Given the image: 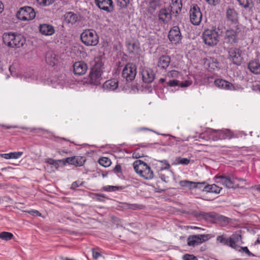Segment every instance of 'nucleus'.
I'll return each mask as SVG.
<instances>
[{
    "instance_id": "nucleus-5",
    "label": "nucleus",
    "mask_w": 260,
    "mask_h": 260,
    "mask_svg": "<svg viewBox=\"0 0 260 260\" xmlns=\"http://www.w3.org/2000/svg\"><path fill=\"white\" fill-rule=\"evenodd\" d=\"M205 43L209 46L216 45L219 41V34L215 29H206L203 34Z\"/></svg>"
},
{
    "instance_id": "nucleus-32",
    "label": "nucleus",
    "mask_w": 260,
    "mask_h": 260,
    "mask_svg": "<svg viewBox=\"0 0 260 260\" xmlns=\"http://www.w3.org/2000/svg\"><path fill=\"white\" fill-rule=\"evenodd\" d=\"M46 61L49 65L54 66L57 61L56 55L52 52H47L46 54Z\"/></svg>"
},
{
    "instance_id": "nucleus-10",
    "label": "nucleus",
    "mask_w": 260,
    "mask_h": 260,
    "mask_svg": "<svg viewBox=\"0 0 260 260\" xmlns=\"http://www.w3.org/2000/svg\"><path fill=\"white\" fill-rule=\"evenodd\" d=\"M189 14L191 23L194 25H199L202 19V14L198 5H193L191 7Z\"/></svg>"
},
{
    "instance_id": "nucleus-31",
    "label": "nucleus",
    "mask_w": 260,
    "mask_h": 260,
    "mask_svg": "<svg viewBox=\"0 0 260 260\" xmlns=\"http://www.w3.org/2000/svg\"><path fill=\"white\" fill-rule=\"evenodd\" d=\"M22 154V152H14L9 153H1L0 156L7 159L11 158L17 159L19 158Z\"/></svg>"
},
{
    "instance_id": "nucleus-56",
    "label": "nucleus",
    "mask_w": 260,
    "mask_h": 260,
    "mask_svg": "<svg viewBox=\"0 0 260 260\" xmlns=\"http://www.w3.org/2000/svg\"><path fill=\"white\" fill-rule=\"evenodd\" d=\"M56 160L53 159L51 158H48L45 159V162L49 164V165H53Z\"/></svg>"
},
{
    "instance_id": "nucleus-62",
    "label": "nucleus",
    "mask_w": 260,
    "mask_h": 260,
    "mask_svg": "<svg viewBox=\"0 0 260 260\" xmlns=\"http://www.w3.org/2000/svg\"><path fill=\"white\" fill-rule=\"evenodd\" d=\"M251 188H254L255 189H256L257 191H258V192H260V184H258V185H255L254 186H253L251 187Z\"/></svg>"
},
{
    "instance_id": "nucleus-18",
    "label": "nucleus",
    "mask_w": 260,
    "mask_h": 260,
    "mask_svg": "<svg viewBox=\"0 0 260 260\" xmlns=\"http://www.w3.org/2000/svg\"><path fill=\"white\" fill-rule=\"evenodd\" d=\"M200 138L206 140L217 141L220 140L218 138V134L217 133V130L212 128H209L201 134Z\"/></svg>"
},
{
    "instance_id": "nucleus-12",
    "label": "nucleus",
    "mask_w": 260,
    "mask_h": 260,
    "mask_svg": "<svg viewBox=\"0 0 260 260\" xmlns=\"http://www.w3.org/2000/svg\"><path fill=\"white\" fill-rule=\"evenodd\" d=\"M211 237L209 234L190 235L187 239V245L189 246L194 247L208 240Z\"/></svg>"
},
{
    "instance_id": "nucleus-3",
    "label": "nucleus",
    "mask_w": 260,
    "mask_h": 260,
    "mask_svg": "<svg viewBox=\"0 0 260 260\" xmlns=\"http://www.w3.org/2000/svg\"><path fill=\"white\" fill-rule=\"evenodd\" d=\"M103 63L102 61H98L95 63L91 69L89 75L90 84L93 85H99L101 84L102 80L101 75L103 73Z\"/></svg>"
},
{
    "instance_id": "nucleus-34",
    "label": "nucleus",
    "mask_w": 260,
    "mask_h": 260,
    "mask_svg": "<svg viewBox=\"0 0 260 260\" xmlns=\"http://www.w3.org/2000/svg\"><path fill=\"white\" fill-rule=\"evenodd\" d=\"M66 19L69 23L73 24L77 21L78 16L76 14L70 12L66 14Z\"/></svg>"
},
{
    "instance_id": "nucleus-42",
    "label": "nucleus",
    "mask_w": 260,
    "mask_h": 260,
    "mask_svg": "<svg viewBox=\"0 0 260 260\" xmlns=\"http://www.w3.org/2000/svg\"><path fill=\"white\" fill-rule=\"evenodd\" d=\"M215 220H216L223 223H227L229 222V218L228 217L221 215H219L217 213H216Z\"/></svg>"
},
{
    "instance_id": "nucleus-26",
    "label": "nucleus",
    "mask_w": 260,
    "mask_h": 260,
    "mask_svg": "<svg viewBox=\"0 0 260 260\" xmlns=\"http://www.w3.org/2000/svg\"><path fill=\"white\" fill-rule=\"evenodd\" d=\"M204 61L205 66L208 68L209 70H214L218 67V62L217 59L214 57H206L204 59Z\"/></svg>"
},
{
    "instance_id": "nucleus-53",
    "label": "nucleus",
    "mask_w": 260,
    "mask_h": 260,
    "mask_svg": "<svg viewBox=\"0 0 260 260\" xmlns=\"http://www.w3.org/2000/svg\"><path fill=\"white\" fill-rule=\"evenodd\" d=\"M191 84V82L188 81H185L184 82H179V86L181 87H188Z\"/></svg>"
},
{
    "instance_id": "nucleus-38",
    "label": "nucleus",
    "mask_w": 260,
    "mask_h": 260,
    "mask_svg": "<svg viewBox=\"0 0 260 260\" xmlns=\"http://www.w3.org/2000/svg\"><path fill=\"white\" fill-rule=\"evenodd\" d=\"M99 162L101 165L105 167H109L111 164V160L108 157H104L99 159Z\"/></svg>"
},
{
    "instance_id": "nucleus-25",
    "label": "nucleus",
    "mask_w": 260,
    "mask_h": 260,
    "mask_svg": "<svg viewBox=\"0 0 260 260\" xmlns=\"http://www.w3.org/2000/svg\"><path fill=\"white\" fill-rule=\"evenodd\" d=\"M118 86V81L117 79H113L108 80L104 82L103 85L104 89L108 91H114Z\"/></svg>"
},
{
    "instance_id": "nucleus-9",
    "label": "nucleus",
    "mask_w": 260,
    "mask_h": 260,
    "mask_svg": "<svg viewBox=\"0 0 260 260\" xmlns=\"http://www.w3.org/2000/svg\"><path fill=\"white\" fill-rule=\"evenodd\" d=\"M228 57L234 64L241 65L243 61L242 50L237 48H230L228 49Z\"/></svg>"
},
{
    "instance_id": "nucleus-46",
    "label": "nucleus",
    "mask_w": 260,
    "mask_h": 260,
    "mask_svg": "<svg viewBox=\"0 0 260 260\" xmlns=\"http://www.w3.org/2000/svg\"><path fill=\"white\" fill-rule=\"evenodd\" d=\"M205 185H207L206 184L205 182H195V184H193V188H198L200 189H202L203 190V188L205 187Z\"/></svg>"
},
{
    "instance_id": "nucleus-47",
    "label": "nucleus",
    "mask_w": 260,
    "mask_h": 260,
    "mask_svg": "<svg viewBox=\"0 0 260 260\" xmlns=\"http://www.w3.org/2000/svg\"><path fill=\"white\" fill-rule=\"evenodd\" d=\"M183 260H198V258L192 254H186L183 256Z\"/></svg>"
},
{
    "instance_id": "nucleus-44",
    "label": "nucleus",
    "mask_w": 260,
    "mask_h": 260,
    "mask_svg": "<svg viewBox=\"0 0 260 260\" xmlns=\"http://www.w3.org/2000/svg\"><path fill=\"white\" fill-rule=\"evenodd\" d=\"M233 239V238H229V242L228 245L238 251L240 247L237 244V243Z\"/></svg>"
},
{
    "instance_id": "nucleus-54",
    "label": "nucleus",
    "mask_w": 260,
    "mask_h": 260,
    "mask_svg": "<svg viewBox=\"0 0 260 260\" xmlns=\"http://www.w3.org/2000/svg\"><path fill=\"white\" fill-rule=\"evenodd\" d=\"M209 4L215 6L218 4L219 0H205Z\"/></svg>"
},
{
    "instance_id": "nucleus-50",
    "label": "nucleus",
    "mask_w": 260,
    "mask_h": 260,
    "mask_svg": "<svg viewBox=\"0 0 260 260\" xmlns=\"http://www.w3.org/2000/svg\"><path fill=\"white\" fill-rule=\"evenodd\" d=\"M179 81L177 80H173L168 82L167 85L171 87H174L176 86H179Z\"/></svg>"
},
{
    "instance_id": "nucleus-41",
    "label": "nucleus",
    "mask_w": 260,
    "mask_h": 260,
    "mask_svg": "<svg viewBox=\"0 0 260 260\" xmlns=\"http://www.w3.org/2000/svg\"><path fill=\"white\" fill-rule=\"evenodd\" d=\"M216 240L223 245H228L229 244V239L226 238L223 235L217 236Z\"/></svg>"
},
{
    "instance_id": "nucleus-35",
    "label": "nucleus",
    "mask_w": 260,
    "mask_h": 260,
    "mask_svg": "<svg viewBox=\"0 0 260 260\" xmlns=\"http://www.w3.org/2000/svg\"><path fill=\"white\" fill-rule=\"evenodd\" d=\"M167 183H165L164 182L161 181H157L156 182V188L158 190V192H161L165 191L168 188L166 185Z\"/></svg>"
},
{
    "instance_id": "nucleus-14",
    "label": "nucleus",
    "mask_w": 260,
    "mask_h": 260,
    "mask_svg": "<svg viewBox=\"0 0 260 260\" xmlns=\"http://www.w3.org/2000/svg\"><path fill=\"white\" fill-rule=\"evenodd\" d=\"M59 161H61L63 165H65L66 164H69L75 166H82L84 165L85 159L82 156H75L67 157L66 159H60Z\"/></svg>"
},
{
    "instance_id": "nucleus-22",
    "label": "nucleus",
    "mask_w": 260,
    "mask_h": 260,
    "mask_svg": "<svg viewBox=\"0 0 260 260\" xmlns=\"http://www.w3.org/2000/svg\"><path fill=\"white\" fill-rule=\"evenodd\" d=\"M87 64L83 61L76 62L73 65L75 74L81 76L84 75L87 70Z\"/></svg>"
},
{
    "instance_id": "nucleus-2",
    "label": "nucleus",
    "mask_w": 260,
    "mask_h": 260,
    "mask_svg": "<svg viewBox=\"0 0 260 260\" xmlns=\"http://www.w3.org/2000/svg\"><path fill=\"white\" fill-rule=\"evenodd\" d=\"M133 167L135 172L145 179L149 180L153 178V172L146 162L137 160L134 162Z\"/></svg>"
},
{
    "instance_id": "nucleus-16",
    "label": "nucleus",
    "mask_w": 260,
    "mask_h": 260,
    "mask_svg": "<svg viewBox=\"0 0 260 260\" xmlns=\"http://www.w3.org/2000/svg\"><path fill=\"white\" fill-rule=\"evenodd\" d=\"M95 3L99 8L108 12H111L113 9L112 0H95Z\"/></svg>"
},
{
    "instance_id": "nucleus-8",
    "label": "nucleus",
    "mask_w": 260,
    "mask_h": 260,
    "mask_svg": "<svg viewBox=\"0 0 260 260\" xmlns=\"http://www.w3.org/2000/svg\"><path fill=\"white\" fill-rule=\"evenodd\" d=\"M240 31L237 26L235 27V29H228L225 32V42L231 45L237 43L239 40V36Z\"/></svg>"
},
{
    "instance_id": "nucleus-64",
    "label": "nucleus",
    "mask_w": 260,
    "mask_h": 260,
    "mask_svg": "<svg viewBox=\"0 0 260 260\" xmlns=\"http://www.w3.org/2000/svg\"><path fill=\"white\" fill-rule=\"evenodd\" d=\"M130 208H132L133 209H136L137 208V205H132L130 207Z\"/></svg>"
},
{
    "instance_id": "nucleus-1",
    "label": "nucleus",
    "mask_w": 260,
    "mask_h": 260,
    "mask_svg": "<svg viewBox=\"0 0 260 260\" xmlns=\"http://www.w3.org/2000/svg\"><path fill=\"white\" fill-rule=\"evenodd\" d=\"M3 40L5 45L11 48H20L25 43V40L22 36L11 32L4 33Z\"/></svg>"
},
{
    "instance_id": "nucleus-63",
    "label": "nucleus",
    "mask_w": 260,
    "mask_h": 260,
    "mask_svg": "<svg viewBox=\"0 0 260 260\" xmlns=\"http://www.w3.org/2000/svg\"><path fill=\"white\" fill-rule=\"evenodd\" d=\"M4 10L3 4L0 1V13H2Z\"/></svg>"
},
{
    "instance_id": "nucleus-55",
    "label": "nucleus",
    "mask_w": 260,
    "mask_h": 260,
    "mask_svg": "<svg viewBox=\"0 0 260 260\" xmlns=\"http://www.w3.org/2000/svg\"><path fill=\"white\" fill-rule=\"evenodd\" d=\"M92 256L94 258L97 259L98 258L101 256V254L100 252L95 251L93 249H92Z\"/></svg>"
},
{
    "instance_id": "nucleus-6",
    "label": "nucleus",
    "mask_w": 260,
    "mask_h": 260,
    "mask_svg": "<svg viewBox=\"0 0 260 260\" xmlns=\"http://www.w3.org/2000/svg\"><path fill=\"white\" fill-rule=\"evenodd\" d=\"M16 16L18 19L22 21L32 20L36 16L34 9L28 6L20 8L17 12Z\"/></svg>"
},
{
    "instance_id": "nucleus-59",
    "label": "nucleus",
    "mask_w": 260,
    "mask_h": 260,
    "mask_svg": "<svg viewBox=\"0 0 260 260\" xmlns=\"http://www.w3.org/2000/svg\"><path fill=\"white\" fill-rule=\"evenodd\" d=\"M29 213H31L32 215H38V216L41 215V213L37 210H32L31 211H29Z\"/></svg>"
},
{
    "instance_id": "nucleus-58",
    "label": "nucleus",
    "mask_w": 260,
    "mask_h": 260,
    "mask_svg": "<svg viewBox=\"0 0 260 260\" xmlns=\"http://www.w3.org/2000/svg\"><path fill=\"white\" fill-rule=\"evenodd\" d=\"M96 197L97 200L100 201H104V199L105 198V196L103 194H98L96 195Z\"/></svg>"
},
{
    "instance_id": "nucleus-19",
    "label": "nucleus",
    "mask_w": 260,
    "mask_h": 260,
    "mask_svg": "<svg viewBox=\"0 0 260 260\" xmlns=\"http://www.w3.org/2000/svg\"><path fill=\"white\" fill-rule=\"evenodd\" d=\"M173 15L168 8L161 9L158 13V19L160 21L166 24L170 21Z\"/></svg>"
},
{
    "instance_id": "nucleus-45",
    "label": "nucleus",
    "mask_w": 260,
    "mask_h": 260,
    "mask_svg": "<svg viewBox=\"0 0 260 260\" xmlns=\"http://www.w3.org/2000/svg\"><path fill=\"white\" fill-rule=\"evenodd\" d=\"M238 251L240 252H243L246 253L249 256H254V255L248 250L247 247H240Z\"/></svg>"
},
{
    "instance_id": "nucleus-36",
    "label": "nucleus",
    "mask_w": 260,
    "mask_h": 260,
    "mask_svg": "<svg viewBox=\"0 0 260 260\" xmlns=\"http://www.w3.org/2000/svg\"><path fill=\"white\" fill-rule=\"evenodd\" d=\"M240 5L244 8H251L253 6L252 0H237Z\"/></svg>"
},
{
    "instance_id": "nucleus-43",
    "label": "nucleus",
    "mask_w": 260,
    "mask_h": 260,
    "mask_svg": "<svg viewBox=\"0 0 260 260\" xmlns=\"http://www.w3.org/2000/svg\"><path fill=\"white\" fill-rule=\"evenodd\" d=\"M55 0H37V3L42 6H48L52 4Z\"/></svg>"
},
{
    "instance_id": "nucleus-13",
    "label": "nucleus",
    "mask_w": 260,
    "mask_h": 260,
    "mask_svg": "<svg viewBox=\"0 0 260 260\" xmlns=\"http://www.w3.org/2000/svg\"><path fill=\"white\" fill-rule=\"evenodd\" d=\"M217 179H220V183L229 188H236L238 187V185L235 183V178L233 175H220L217 176Z\"/></svg>"
},
{
    "instance_id": "nucleus-15",
    "label": "nucleus",
    "mask_w": 260,
    "mask_h": 260,
    "mask_svg": "<svg viewBox=\"0 0 260 260\" xmlns=\"http://www.w3.org/2000/svg\"><path fill=\"white\" fill-rule=\"evenodd\" d=\"M181 34L178 26H173L169 31L168 38L169 40L175 44L179 42L181 39Z\"/></svg>"
},
{
    "instance_id": "nucleus-61",
    "label": "nucleus",
    "mask_w": 260,
    "mask_h": 260,
    "mask_svg": "<svg viewBox=\"0 0 260 260\" xmlns=\"http://www.w3.org/2000/svg\"><path fill=\"white\" fill-rule=\"evenodd\" d=\"M134 44H129V46H128V49L129 50V52H134Z\"/></svg>"
},
{
    "instance_id": "nucleus-28",
    "label": "nucleus",
    "mask_w": 260,
    "mask_h": 260,
    "mask_svg": "<svg viewBox=\"0 0 260 260\" xmlns=\"http://www.w3.org/2000/svg\"><path fill=\"white\" fill-rule=\"evenodd\" d=\"M216 213L214 212H200L196 214V217L201 218L205 220H215V218H216Z\"/></svg>"
},
{
    "instance_id": "nucleus-40",
    "label": "nucleus",
    "mask_w": 260,
    "mask_h": 260,
    "mask_svg": "<svg viewBox=\"0 0 260 260\" xmlns=\"http://www.w3.org/2000/svg\"><path fill=\"white\" fill-rule=\"evenodd\" d=\"M179 184L182 187H189L191 188H193V185L195 184V182L188 180H182L179 182Z\"/></svg>"
},
{
    "instance_id": "nucleus-49",
    "label": "nucleus",
    "mask_w": 260,
    "mask_h": 260,
    "mask_svg": "<svg viewBox=\"0 0 260 260\" xmlns=\"http://www.w3.org/2000/svg\"><path fill=\"white\" fill-rule=\"evenodd\" d=\"M117 2L119 4V6L120 7L125 8L129 3V0H117Z\"/></svg>"
},
{
    "instance_id": "nucleus-23",
    "label": "nucleus",
    "mask_w": 260,
    "mask_h": 260,
    "mask_svg": "<svg viewBox=\"0 0 260 260\" xmlns=\"http://www.w3.org/2000/svg\"><path fill=\"white\" fill-rule=\"evenodd\" d=\"M248 68L250 71L256 75L260 74V61L258 59L251 60L248 63Z\"/></svg>"
},
{
    "instance_id": "nucleus-17",
    "label": "nucleus",
    "mask_w": 260,
    "mask_h": 260,
    "mask_svg": "<svg viewBox=\"0 0 260 260\" xmlns=\"http://www.w3.org/2000/svg\"><path fill=\"white\" fill-rule=\"evenodd\" d=\"M226 17L229 24H234L237 26L238 23V15L234 9H228L226 12Z\"/></svg>"
},
{
    "instance_id": "nucleus-48",
    "label": "nucleus",
    "mask_w": 260,
    "mask_h": 260,
    "mask_svg": "<svg viewBox=\"0 0 260 260\" xmlns=\"http://www.w3.org/2000/svg\"><path fill=\"white\" fill-rule=\"evenodd\" d=\"M84 182L83 181H76L74 182L71 185V188L73 189H76L77 187L82 186Z\"/></svg>"
},
{
    "instance_id": "nucleus-39",
    "label": "nucleus",
    "mask_w": 260,
    "mask_h": 260,
    "mask_svg": "<svg viewBox=\"0 0 260 260\" xmlns=\"http://www.w3.org/2000/svg\"><path fill=\"white\" fill-rule=\"evenodd\" d=\"M176 165L181 164V165H188L190 161V159L186 158H182L181 157H178L175 159Z\"/></svg>"
},
{
    "instance_id": "nucleus-4",
    "label": "nucleus",
    "mask_w": 260,
    "mask_h": 260,
    "mask_svg": "<svg viewBox=\"0 0 260 260\" xmlns=\"http://www.w3.org/2000/svg\"><path fill=\"white\" fill-rule=\"evenodd\" d=\"M82 42L87 46H94L99 43V37L93 29H86L80 35Z\"/></svg>"
},
{
    "instance_id": "nucleus-30",
    "label": "nucleus",
    "mask_w": 260,
    "mask_h": 260,
    "mask_svg": "<svg viewBox=\"0 0 260 260\" xmlns=\"http://www.w3.org/2000/svg\"><path fill=\"white\" fill-rule=\"evenodd\" d=\"M217 133L218 134V138L220 140L230 139L233 138V133L229 129L217 130Z\"/></svg>"
},
{
    "instance_id": "nucleus-11",
    "label": "nucleus",
    "mask_w": 260,
    "mask_h": 260,
    "mask_svg": "<svg viewBox=\"0 0 260 260\" xmlns=\"http://www.w3.org/2000/svg\"><path fill=\"white\" fill-rule=\"evenodd\" d=\"M137 69L136 66L131 63L126 64L122 70V77L126 79L127 81H133L137 74Z\"/></svg>"
},
{
    "instance_id": "nucleus-27",
    "label": "nucleus",
    "mask_w": 260,
    "mask_h": 260,
    "mask_svg": "<svg viewBox=\"0 0 260 260\" xmlns=\"http://www.w3.org/2000/svg\"><path fill=\"white\" fill-rule=\"evenodd\" d=\"M40 32L46 36H50L54 34V29L53 27L49 24H43L40 26Z\"/></svg>"
},
{
    "instance_id": "nucleus-37",
    "label": "nucleus",
    "mask_w": 260,
    "mask_h": 260,
    "mask_svg": "<svg viewBox=\"0 0 260 260\" xmlns=\"http://www.w3.org/2000/svg\"><path fill=\"white\" fill-rule=\"evenodd\" d=\"M13 235L9 232H3L0 233V238L5 241H9L12 239Z\"/></svg>"
},
{
    "instance_id": "nucleus-52",
    "label": "nucleus",
    "mask_w": 260,
    "mask_h": 260,
    "mask_svg": "<svg viewBox=\"0 0 260 260\" xmlns=\"http://www.w3.org/2000/svg\"><path fill=\"white\" fill-rule=\"evenodd\" d=\"M230 238H233V240L236 243L239 242L242 239L241 236L238 234L233 235Z\"/></svg>"
},
{
    "instance_id": "nucleus-57",
    "label": "nucleus",
    "mask_w": 260,
    "mask_h": 260,
    "mask_svg": "<svg viewBox=\"0 0 260 260\" xmlns=\"http://www.w3.org/2000/svg\"><path fill=\"white\" fill-rule=\"evenodd\" d=\"M114 171L116 173H121V167L120 165L118 164L117 165L114 169Z\"/></svg>"
},
{
    "instance_id": "nucleus-33",
    "label": "nucleus",
    "mask_w": 260,
    "mask_h": 260,
    "mask_svg": "<svg viewBox=\"0 0 260 260\" xmlns=\"http://www.w3.org/2000/svg\"><path fill=\"white\" fill-rule=\"evenodd\" d=\"M221 189V188L213 184L211 185H205L203 188V191L218 193L220 192Z\"/></svg>"
},
{
    "instance_id": "nucleus-60",
    "label": "nucleus",
    "mask_w": 260,
    "mask_h": 260,
    "mask_svg": "<svg viewBox=\"0 0 260 260\" xmlns=\"http://www.w3.org/2000/svg\"><path fill=\"white\" fill-rule=\"evenodd\" d=\"M60 159H58V160H56L55 161V162H54V164H53V166H54L56 169V170H58V167H59V164H58V162H60L59 161Z\"/></svg>"
},
{
    "instance_id": "nucleus-20",
    "label": "nucleus",
    "mask_w": 260,
    "mask_h": 260,
    "mask_svg": "<svg viewBox=\"0 0 260 260\" xmlns=\"http://www.w3.org/2000/svg\"><path fill=\"white\" fill-rule=\"evenodd\" d=\"M143 81L146 83H150L154 79L155 74L150 69H143L141 72Z\"/></svg>"
},
{
    "instance_id": "nucleus-7",
    "label": "nucleus",
    "mask_w": 260,
    "mask_h": 260,
    "mask_svg": "<svg viewBox=\"0 0 260 260\" xmlns=\"http://www.w3.org/2000/svg\"><path fill=\"white\" fill-rule=\"evenodd\" d=\"M161 162H164L165 167H160L158 170V174L161 180L165 183H167L170 181L173 175V172L170 170V165L167 160H163Z\"/></svg>"
},
{
    "instance_id": "nucleus-24",
    "label": "nucleus",
    "mask_w": 260,
    "mask_h": 260,
    "mask_svg": "<svg viewBox=\"0 0 260 260\" xmlns=\"http://www.w3.org/2000/svg\"><path fill=\"white\" fill-rule=\"evenodd\" d=\"M168 8L173 14H175V16H176L181 11L182 9L181 0H172V2Z\"/></svg>"
},
{
    "instance_id": "nucleus-29",
    "label": "nucleus",
    "mask_w": 260,
    "mask_h": 260,
    "mask_svg": "<svg viewBox=\"0 0 260 260\" xmlns=\"http://www.w3.org/2000/svg\"><path fill=\"white\" fill-rule=\"evenodd\" d=\"M170 57L168 55H162L158 60V66L161 69H166L170 64Z\"/></svg>"
},
{
    "instance_id": "nucleus-51",
    "label": "nucleus",
    "mask_w": 260,
    "mask_h": 260,
    "mask_svg": "<svg viewBox=\"0 0 260 260\" xmlns=\"http://www.w3.org/2000/svg\"><path fill=\"white\" fill-rule=\"evenodd\" d=\"M105 190L107 191H114L118 189V187L116 186H107L105 187Z\"/></svg>"
},
{
    "instance_id": "nucleus-21",
    "label": "nucleus",
    "mask_w": 260,
    "mask_h": 260,
    "mask_svg": "<svg viewBox=\"0 0 260 260\" xmlns=\"http://www.w3.org/2000/svg\"><path fill=\"white\" fill-rule=\"evenodd\" d=\"M214 84L217 87L229 90H235V88L234 85L222 79H217L214 81Z\"/></svg>"
}]
</instances>
